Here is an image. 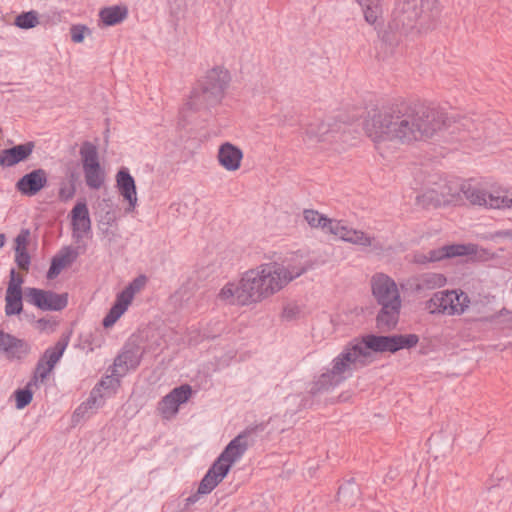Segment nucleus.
Instances as JSON below:
<instances>
[{"label":"nucleus","instance_id":"nucleus-38","mask_svg":"<svg viewBox=\"0 0 512 512\" xmlns=\"http://www.w3.org/2000/svg\"><path fill=\"white\" fill-rule=\"evenodd\" d=\"M15 262L20 270L28 272L31 263V258L27 251V248H15Z\"/></svg>","mask_w":512,"mask_h":512},{"label":"nucleus","instance_id":"nucleus-43","mask_svg":"<svg viewBox=\"0 0 512 512\" xmlns=\"http://www.w3.org/2000/svg\"><path fill=\"white\" fill-rule=\"evenodd\" d=\"M77 188L75 186H70L67 183H61L59 188V199L62 202H67L71 200L76 194Z\"/></svg>","mask_w":512,"mask_h":512},{"label":"nucleus","instance_id":"nucleus-54","mask_svg":"<svg viewBox=\"0 0 512 512\" xmlns=\"http://www.w3.org/2000/svg\"><path fill=\"white\" fill-rule=\"evenodd\" d=\"M38 323L42 326H46L49 323V321L45 318H41L38 320Z\"/></svg>","mask_w":512,"mask_h":512},{"label":"nucleus","instance_id":"nucleus-10","mask_svg":"<svg viewBox=\"0 0 512 512\" xmlns=\"http://www.w3.org/2000/svg\"><path fill=\"white\" fill-rule=\"evenodd\" d=\"M146 282L147 277L145 275H139L117 294L114 303L102 320L104 328H110L118 321L128 309L135 293L140 291L145 286Z\"/></svg>","mask_w":512,"mask_h":512},{"label":"nucleus","instance_id":"nucleus-50","mask_svg":"<svg viewBox=\"0 0 512 512\" xmlns=\"http://www.w3.org/2000/svg\"><path fill=\"white\" fill-rule=\"evenodd\" d=\"M329 132V128L327 125H325L324 123H322L318 130L317 131H314V129L311 127L309 129V133L311 134H315L319 140H324V136Z\"/></svg>","mask_w":512,"mask_h":512},{"label":"nucleus","instance_id":"nucleus-2","mask_svg":"<svg viewBox=\"0 0 512 512\" xmlns=\"http://www.w3.org/2000/svg\"><path fill=\"white\" fill-rule=\"evenodd\" d=\"M418 342L419 337L416 334H366L360 341L355 340L345 346L342 352L333 359L332 368L322 373L311 384L309 394L316 396L339 386L352 376L356 363L361 358L368 357L370 355L369 351L396 353L402 349L413 348Z\"/></svg>","mask_w":512,"mask_h":512},{"label":"nucleus","instance_id":"nucleus-52","mask_svg":"<svg viewBox=\"0 0 512 512\" xmlns=\"http://www.w3.org/2000/svg\"><path fill=\"white\" fill-rule=\"evenodd\" d=\"M112 382V378L110 376H107L105 379H102L100 380L95 386L94 388H98L100 389V391L102 392L103 389H109L110 388V384Z\"/></svg>","mask_w":512,"mask_h":512},{"label":"nucleus","instance_id":"nucleus-24","mask_svg":"<svg viewBox=\"0 0 512 512\" xmlns=\"http://www.w3.org/2000/svg\"><path fill=\"white\" fill-rule=\"evenodd\" d=\"M218 161L228 171H235L240 167L243 153L237 146L226 142L219 147Z\"/></svg>","mask_w":512,"mask_h":512},{"label":"nucleus","instance_id":"nucleus-30","mask_svg":"<svg viewBox=\"0 0 512 512\" xmlns=\"http://www.w3.org/2000/svg\"><path fill=\"white\" fill-rule=\"evenodd\" d=\"M5 302L7 316L19 315L23 311V293L6 291Z\"/></svg>","mask_w":512,"mask_h":512},{"label":"nucleus","instance_id":"nucleus-16","mask_svg":"<svg viewBox=\"0 0 512 512\" xmlns=\"http://www.w3.org/2000/svg\"><path fill=\"white\" fill-rule=\"evenodd\" d=\"M72 237L76 242H79L83 234H88L91 231L92 223L89 215V209L85 199H80L76 202L70 211Z\"/></svg>","mask_w":512,"mask_h":512},{"label":"nucleus","instance_id":"nucleus-5","mask_svg":"<svg viewBox=\"0 0 512 512\" xmlns=\"http://www.w3.org/2000/svg\"><path fill=\"white\" fill-rule=\"evenodd\" d=\"M231 80L230 73L221 66L210 69L198 88H194L189 102L190 109L199 111L218 105Z\"/></svg>","mask_w":512,"mask_h":512},{"label":"nucleus","instance_id":"nucleus-41","mask_svg":"<svg viewBox=\"0 0 512 512\" xmlns=\"http://www.w3.org/2000/svg\"><path fill=\"white\" fill-rule=\"evenodd\" d=\"M94 409L86 405V402L84 401L81 403L73 412L72 420L73 422H79L80 420L84 418L90 417L94 413Z\"/></svg>","mask_w":512,"mask_h":512},{"label":"nucleus","instance_id":"nucleus-4","mask_svg":"<svg viewBox=\"0 0 512 512\" xmlns=\"http://www.w3.org/2000/svg\"><path fill=\"white\" fill-rule=\"evenodd\" d=\"M439 0H396L392 19L382 39L389 45L399 41V36L413 28L416 21L426 12H433Z\"/></svg>","mask_w":512,"mask_h":512},{"label":"nucleus","instance_id":"nucleus-7","mask_svg":"<svg viewBox=\"0 0 512 512\" xmlns=\"http://www.w3.org/2000/svg\"><path fill=\"white\" fill-rule=\"evenodd\" d=\"M460 191L472 205L491 209L512 207V192L507 190L487 192L467 181L461 184Z\"/></svg>","mask_w":512,"mask_h":512},{"label":"nucleus","instance_id":"nucleus-35","mask_svg":"<svg viewBox=\"0 0 512 512\" xmlns=\"http://www.w3.org/2000/svg\"><path fill=\"white\" fill-rule=\"evenodd\" d=\"M30 352V346L28 343L23 340L16 337L14 342H12V347L9 349L8 352L5 353L7 358L13 359H21L23 356L27 355Z\"/></svg>","mask_w":512,"mask_h":512},{"label":"nucleus","instance_id":"nucleus-9","mask_svg":"<svg viewBox=\"0 0 512 512\" xmlns=\"http://www.w3.org/2000/svg\"><path fill=\"white\" fill-rule=\"evenodd\" d=\"M79 153L86 185L90 189L98 190L105 181V172L99 161L97 147L89 141H84Z\"/></svg>","mask_w":512,"mask_h":512},{"label":"nucleus","instance_id":"nucleus-36","mask_svg":"<svg viewBox=\"0 0 512 512\" xmlns=\"http://www.w3.org/2000/svg\"><path fill=\"white\" fill-rule=\"evenodd\" d=\"M170 392L176 400L177 404L182 405L191 398L193 389L189 384H182L173 388Z\"/></svg>","mask_w":512,"mask_h":512},{"label":"nucleus","instance_id":"nucleus-29","mask_svg":"<svg viewBox=\"0 0 512 512\" xmlns=\"http://www.w3.org/2000/svg\"><path fill=\"white\" fill-rule=\"evenodd\" d=\"M361 6L364 18L369 24H375L382 13L380 0H356Z\"/></svg>","mask_w":512,"mask_h":512},{"label":"nucleus","instance_id":"nucleus-15","mask_svg":"<svg viewBox=\"0 0 512 512\" xmlns=\"http://www.w3.org/2000/svg\"><path fill=\"white\" fill-rule=\"evenodd\" d=\"M48 184V174L42 169H34L20 177L15 189L23 196L33 197L37 195Z\"/></svg>","mask_w":512,"mask_h":512},{"label":"nucleus","instance_id":"nucleus-17","mask_svg":"<svg viewBox=\"0 0 512 512\" xmlns=\"http://www.w3.org/2000/svg\"><path fill=\"white\" fill-rule=\"evenodd\" d=\"M116 187L119 194L128 202L126 212H131L137 204L136 183L127 167H121L116 174Z\"/></svg>","mask_w":512,"mask_h":512},{"label":"nucleus","instance_id":"nucleus-44","mask_svg":"<svg viewBox=\"0 0 512 512\" xmlns=\"http://www.w3.org/2000/svg\"><path fill=\"white\" fill-rule=\"evenodd\" d=\"M16 339L15 336L0 330V352L6 353L12 347V342Z\"/></svg>","mask_w":512,"mask_h":512},{"label":"nucleus","instance_id":"nucleus-34","mask_svg":"<svg viewBox=\"0 0 512 512\" xmlns=\"http://www.w3.org/2000/svg\"><path fill=\"white\" fill-rule=\"evenodd\" d=\"M446 278L443 274L427 273L422 275L419 283L420 288L435 289L444 286Z\"/></svg>","mask_w":512,"mask_h":512},{"label":"nucleus","instance_id":"nucleus-27","mask_svg":"<svg viewBox=\"0 0 512 512\" xmlns=\"http://www.w3.org/2000/svg\"><path fill=\"white\" fill-rule=\"evenodd\" d=\"M360 493L359 486L351 478L339 487L337 499L346 506H354L360 497Z\"/></svg>","mask_w":512,"mask_h":512},{"label":"nucleus","instance_id":"nucleus-21","mask_svg":"<svg viewBox=\"0 0 512 512\" xmlns=\"http://www.w3.org/2000/svg\"><path fill=\"white\" fill-rule=\"evenodd\" d=\"M78 247L65 246L52 259L47 271L48 280L55 279L61 271L71 265L79 256Z\"/></svg>","mask_w":512,"mask_h":512},{"label":"nucleus","instance_id":"nucleus-55","mask_svg":"<svg viewBox=\"0 0 512 512\" xmlns=\"http://www.w3.org/2000/svg\"><path fill=\"white\" fill-rule=\"evenodd\" d=\"M308 401H309V400H307V399L303 398V399H302V402H304V403H303V404H301V405H302L304 408H305V407H307V406H308ZM310 404H311V403H309V405H310Z\"/></svg>","mask_w":512,"mask_h":512},{"label":"nucleus","instance_id":"nucleus-32","mask_svg":"<svg viewBox=\"0 0 512 512\" xmlns=\"http://www.w3.org/2000/svg\"><path fill=\"white\" fill-rule=\"evenodd\" d=\"M34 383L32 379L26 384L23 388H18L13 392V397L15 399V407L18 410H22L27 407L33 399V390L32 386Z\"/></svg>","mask_w":512,"mask_h":512},{"label":"nucleus","instance_id":"nucleus-53","mask_svg":"<svg viewBox=\"0 0 512 512\" xmlns=\"http://www.w3.org/2000/svg\"><path fill=\"white\" fill-rule=\"evenodd\" d=\"M5 241H6V236L5 234H0V248H2L5 244Z\"/></svg>","mask_w":512,"mask_h":512},{"label":"nucleus","instance_id":"nucleus-19","mask_svg":"<svg viewBox=\"0 0 512 512\" xmlns=\"http://www.w3.org/2000/svg\"><path fill=\"white\" fill-rule=\"evenodd\" d=\"M35 148L32 141L5 148L0 152V166L12 167L29 158Z\"/></svg>","mask_w":512,"mask_h":512},{"label":"nucleus","instance_id":"nucleus-40","mask_svg":"<svg viewBox=\"0 0 512 512\" xmlns=\"http://www.w3.org/2000/svg\"><path fill=\"white\" fill-rule=\"evenodd\" d=\"M86 405L93 408L94 410H97L99 407H101L104 403V396L100 389L93 388L89 394V397L85 401Z\"/></svg>","mask_w":512,"mask_h":512},{"label":"nucleus","instance_id":"nucleus-48","mask_svg":"<svg viewBox=\"0 0 512 512\" xmlns=\"http://www.w3.org/2000/svg\"><path fill=\"white\" fill-rule=\"evenodd\" d=\"M106 222L101 221L99 223V229L101 230L102 234L107 235L109 233V226L111 222L114 220L113 216L110 212H107L105 215Z\"/></svg>","mask_w":512,"mask_h":512},{"label":"nucleus","instance_id":"nucleus-14","mask_svg":"<svg viewBox=\"0 0 512 512\" xmlns=\"http://www.w3.org/2000/svg\"><path fill=\"white\" fill-rule=\"evenodd\" d=\"M372 295L379 305L401 300L395 281L385 274H376L371 280Z\"/></svg>","mask_w":512,"mask_h":512},{"label":"nucleus","instance_id":"nucleus-49","mask_svg":"<svg viewBox=\"0 0 512 512\" xmlns=\"http://www.w3.org/2000/svg\"><path fill=\"white\" fill-rule=\"evenodd\" d=\"M511 234L512 229L497 230L491 234V240H496L499 238L512 239Z\"/></svg>","mask_w":512,"mask_h":512},{"label":"nucleus","instance_id":"nucleus-42","mask_svg":"<svg viewBox=\"0 0 512 512\" xmlns=\"http://www.w3.org/2000/svg\"><path fill=\"white\" fill-rule=\"evenodd\" d=\"M89 32V28L85 25H73L70 28L71 40L74 43H82L84 41L85 34Z\"/></svg>","mask_w":512,"mask_h":512},{"label":"nucleus","instance_id":"nucleus-39","mask_svg":"<svg viewBox=\"0 0 512 512\" xmlns=\"http://www.w3.org/2000/svg\"><path fill=\"white\" fill-rule=\"evenodd\" d=\"M23 283H24V278L16 272L15 268H12L10 270V280H9L8 287H7L6 291L15 292V293H23L22 292V284Z\"/></svg>","mask_w":512,"mask_h":512},{"label":"nucleus","instance_id":"nucleus-1","mask_svg":"<svg viewBox=\"0 0 512 512\" xmlns=\"http://www.w3.org/2000/svg\"><path fill=\"white\" fill-rule=\"evenodd\" d=\"M445 125L443 114L420 102L395 101L365 120L367 135L374 141L410 143L431 138Z\"/></svg>","mask_w":512,"mask_h":512},{"label":"nucleus","instance_id":"nucleus-20","mask_svg":"<svg viewBox=\"0 0 512 512\" xmlns=\"http://www.w3.org/2000/svg\"><path fill=\"white\" fill-rule=\"evenodd\" d=\"M329 233L338 236L343 241L360 245V246H371L372 238L367 236L363 231L355 230L346 226L343 221L335 220L332 226H330Z\"/></svg>","mask_w":512,"mask_h":512},{"label":"nucleus","instance_id":"nucleus-47","mask_svg":"<svg viewBox=\"0 0 512 512\" xmlns=\"http://www.w3.org/2000/svg\"><path fill=\"white\" fill-rule=\"evenodd\" d=\"M203 494H198V490L185 499L183 511H190V507L199 501Z\"/></svg>","mask_w":512,"mask_h":512},{"label":"nucleus","instance_id":"nucleus-46","mask_svg":"<svg viewBox=\"0 0 512 512\" xmlns=\"http://www.w3.org/2000/svg\"><path fill=\"white\" fill-rule=\"evenodd\" d=\"M29 230H22L15 238L16 247H25L28 244Z\"/></svg>","mask_w":512,"mask_h":512},{"label":"nucleus","instance_id":"nucleus-45","mask_svg":"<svg viewBox=\"0 0 512 512\" xmlns=\"http://www.w3.org/2000/svg\"><path fill=\"white\" fill-rule=\"evenodd\" d=\"M65 176H66L67 184H69L70 186H75L77 188V183L80 179V172L78 171V169L77 168H68L65 173Z\"/></svg>","mask_w":512,"mask_h":512},{"label":"nucleus","instance_id":"nucleus-8","mask_svg":"<svg viewBox=\"0 0 512 512\" xmlns=\"http://www.w3.org/2000/svg\"><path fill=\"white\" fill-rule=\"evenodd\" d=\"M263 430L262 424L246 428L226 445L216 461L223 467H228L229 472L234 462L243 456L249 446L255 443L256 433Z\"/></svg>","mask_w":512,"mask_h":512},{"label":"nucleus","instance_id":"nucleus-6","mask_svg":"<svg viewBox=\"0 0 512 512\" xmlns=\"http://www.w3.org/2000/svg\"><path fill=\"white\" fill-rule=\"evenodd\" d=\"M470 298L462 290L438 291L426 302L430 314L462 315L469 307Z\"/></svg>","mask_w":512,"mask_h":512},{"label":"nucleus","instance_id":"nucleus-37","mask_svg":"<svg viewBox=\"0 0 512 512\" xmlns=\"http://www.w3.org/2000/svg\"><path fill=\"white\" fill-rule=\"evenodd\" d=\"M53 371V369H50L49 364H45L43 362L37 361L33 376H32V382L34 383V386H37L38 381L44 382L49 374Z\"/></svg>","mask_w":512,"mask_h":512},{"label":"nucleus","instance_id":"nucleus-12","mask_svg":"<svg viewBox=\"0 0 512 512\" xmlns=\"http://www.w3.org/2000/svg\"><path fill=\"white\" fill-rule=\"evenodd\" d=\"M476 253L477 245L475 244H449L432 249L427 253H416L414 255V262L417 264H427L457 256L476 255Z\"/></svg>","mask_w":512,"mask_h":512},{"label":"nucleus","instance_id":"nucleus-28","mask_svg":"<svg viewBox=\"0 0 512 512\" xmlns=\"http://www.w3.org/2000/svg\"><path fill=\"white\" fill-rule=\"evenodd\" d=\"M303 216L306 222L312 228H321L325 232L330 231V226H332L334 219L328 218L327 216L320 214L318 211L313 209H305L303 211Z\"/></svg>","mask_w":512,"mask_h":512},{"label":"nucleus","instance_id":"nucleus-22","mask_svg":"<svg viewBox=\"0 0 512 512\" xmlns=\"http://www.w3.org/2000/svg\"><path fill=\"white\" fill-rule=\"evenodd\" d=\"M228 467H223L216 460L209 467L198 486V494H209L228 474Z\"/></svg>","mask_w":512,"mask_h":512},{"label":"nucleus","instance_id":"nucleus-18","mask_svg":"<svg viewBox=\"0 0 512 512\" xmlns=\"http://www.w3.org/2000/svg\"><path fill=\"white\" fill-rule=\"evenodd\" d=\"M381 308L376 316V325L381 331H391L396 328L401 309V300L394 299L389 304L380 305Z\"/></svg>","mask_w":512,"mask_h":512},{"label":"nucleus","instance_id":"nucleus-23","mask_svg":"<svg viewBox=\"0 0 512 512\" xmlns=\"http://www.w3.org/2000/svg\"><path fill=\"white\" fill-rule=\"evenodd\" d=\"M273 265L278 266L281 271H277V274H274L275 280L277 284L281 286V289L284 288L289 282L294 280L295 278L301 276L308 270L312 268V264L306 261L305 263L299 264H287L286 266L282 263L272 262Z\"/></svg>","mask_w":512,"mask_h":512},{"label":"nucleus","instance_id":"nucleus-31","mask_svg":"<svg viewBox=\"0 0 512 512\" xmlns=\"http://www.w3.org/2000/svg\"><path fill=\"white\" fill-rule=\"evenodd\" d=\"M39 23V13L36 10L23 11L14 19V25L23 30L32 29Z\"/></svg>","mask_w":512,"mask_h":512},{"label":"nucleus","instance_id":"nucleus-33","mask_svg":"<svg viewBox=\"0 0 512 512\" xmlns=\"http://www.w3.org/2000/svg\"><path fill=\"white\" fill-rule=\"evenodd\" d=\"M180 405L177 404L171 392L165 395L159 402V410L165 418H169L178 413Z\"/></svg>","mask_w":512,"mask_h":512},{"label":"nucleus","instance_id":"nucleus-51","mask_svg":"<svg viewBox=\"0 0 512 512\" xmlns=\"http://www.w3.org/2000/svg\"><path fill=\"white\" fill-rule=\"evenodd\" d=\"M299 313L298 307H290L286 306L283 309V317L287 320H292L296 317V315Z\"/></svg>","mask_w":512,"mask_h":512},{"label":"nucleus","instance_id":"nucleus-26","mask_svg":"<svg viewBox=\"0 0 512 512\" xmlns=\"http://www.w3.org/2000/svg\"><path fill=\"white\" fill-rule=\"evenodd\" d=\"M128 15L125 6L114 5L100 10L99 17L105 26H115L123 22Z\"/></svg>","mask_w":512,"mask_h":512},{"label":"nucleus","instance_id":"nucleus-11","mask_svg":"<svg viewBox=\"0 0 512 512\" xmlns=\"http://www.w3.org/2000/svg\"><path fill=\"white\" fill-rule=\"evenodd\" d=\"M26 300L42 311H62L68 305L67 293H56L40 288H26Z\"/></svg>","mask_w":512,"mask_h":512},{"label":"nucleus","instance_id":"nucleus-3","mask_svg":"<svg viewBox=\"0 0 512 512\" xmlns=\"http://www.w3.org/2000/svg\"><path fill=\"white\" fill-rule=\"evenodd\" d=\"M278 270L281 271L273 263H264L257 269H250L243 274L237 284H226L221 289L219 297L237 305L260 302L281 290L274 277Z\"/></svg>","mask_w":512,"mask_h":512},{"label":"nucleus","instance_id":"nucleus-13","mask_svg":"<svg viewBox=\"0 0 512 512\" xmlns=\"http://www.w3.org/2000/svg\"><path fill=\"white\" fill-rule=\"evenodd\" d=\"M143 351L135 342H127L114 359V373L122 376L129 370H136L141 363Z\"/></svg>","mask_w":512,"mask_h":512},{"label":"nucleus","instance_id":"nucleus-25","mask_svg":"<svg viewBox=\"0 0 512 512\" xmlns=\"http://www.w3.org/2000/svg\"><path fill=\"white\" fill-rule=\"evenodd\" d=\"M69 343V335H63L57 341L53 347L47 348L44 353L40 356V362L49 364L50 369H54L56 364L62 358L64 351L66 350Z\"/></svg>","mask_w":512,"mask_h":512}]
</instances>
